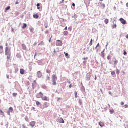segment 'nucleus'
<instances>
[{
  "label": "nucleus",
  "instance_id": "f257e3e1",
  "mask_svg": "<svg viewBox=\"0 0 128 128\" xmlns=\"http://www.w3.org/2000/svg\"><path fill=\"white\" fill-rule=\"evenodd\" d=\"M5 52L6 56H7V60L8 62L12 58V48L8 47H6Z\"/></svg>",
  "mask_w": 128,
  "mask_h": 128
},
{
  "label": "nucleus",
  "instance_id": "f03ea898",
  "mask_svg": "<svg viewBox=\"0 0 128 128\" xmlns=\"http://www.w3.org/2000/svg\"><path fill=\"white\" fill-rule=\"evenodd\" d=\"M62 44H64L62 43V40H56L57 46H62Z\"/></svg>",
  "mask_w": 128,
  "mask_h": 128
},
{
  "label": "nucleus",
  "instance_id": "7ed1b4c3",
  "mask_svg": "<svg viewBox=\"0 0 128 128\" xmlns=\"http://www.w3.org/2000/svg\"><path fill=\"white\" fill-rule=\"evenodd\" d=\"M42 96H44V94L42 92H40V93L38 94L36 96V98H42Z\"/></svg>",
  "mask_w": 128,
  "mask_h": 128
},
{
  "label": "nucleus",
  "instance_id": "20e7f679",
  "mask_svg": "<svg viewBox=\"0 0 128 128\" xmlns=\"http://www.w3.org/2000/svg\"><path fill=\"white\" fill-rule=\"evenodd\" d=\"M14 112V108H12V107H10L9 108V110L7 112V114L8 116H10V112Z\"/></svg>",
  "mask_w": 128,
  "mask_h": 128
},
{
  "label": "nucleus",
  "instance_id": "39448f33",
  "mask_svg": "<svg viewBox=\"0 0 128 128\" xmlns=\"http://www.w3.org/2000/svg\"><path fill=\"white\" fill-rule=\"evenodd\" d=\"M120 22H121L122 24H126V21L122 18H120Z\"/></svg>",
  "mask_w": 128,
  "mask_h": 128
},
{
  "label": "nucleus",
  "instance_id": "423d86ee",
  "mask_svg": "<svg viewBox=\"0 0 128 128\" xmlns=\"http://www.w3.org/2000/svg\"><path fill=\"white\" fill-rule=\"evenodd\" d=\"M58 122L60 124H64V120L62 118H59Z\"/></svg>",
  "mask_w": 128,
  "mask_h": 128
},
{
  "label": "nucleus",
  "instance_id": "0eeeda50",
  "mask_svg": "<svg viewBox=\"0 0 128 128\" xmlns=\"http://www.w3.org/2000/svg\"><path fill=\"white\" fill-rule=\"evenodd\" d=\"M4 54V46L0 45V54Z\"/></svg>",
  "mask_w": 128,
  "mask_h": 128
},
{
  "label": "nucleus",
  "instance_id": "6e6552de",
  "mask_svg": "<svg viewBox=\"0 0 128 128\" xmlns=\"http://www.w3.org/2000/svg\"><path fill=\"white\" fill-rule=\"evenodd\" d=\"M36 122L33 121L32 122H30V126H32V128H34V126H36Z\"/></svg>",
  "mask_w": 128,
  "mask_h": 128
},
{
  "label": "nucleus",
  "instance_id": "1a4fd4ad",
  "mask_svg": "<svg viewBox=\"0 0 128 128\" xmlns=\"http://www.w3.org/2000/svg\"><path fill=\"white\" fill-rule=\"evenodd\" d=\"M106 52V49H104V50L101 52L102 56L103 58H104L105 55H104V52Z\"/></svg>",
  "mask_w": 128,
  "mask_h": 128
},
{
  "label": "nucleus",
  "instance_id": "9d476101",
  "mask_svg": "<svg viewBox=\"0 0 128 128\" xmlns=\"http://www.w3.org/2000/svg\"><path fill=\"white\" fill-rule=\"evenodd\" d=\"M98 124L101 128H104V122H100L98 123Z\"/></svg>",
  "mask_w": 128,
  "mask_h": 128
},
{
  "label": "nucleus",
  "instance_id": "9b49d317",
  "mask_svg": "<svg viewBox=\"0 0 128 128\" xmlns=\"http://www.w3.org/2000/svg\"><path fill=\"white\" fill-rule=\"evenodd\" d=\"M36 88V82L34 81V83L32 84V88L33 90H34Z\"/></svg>",
  "mask_w": 128,
  "mask_h": 128
},
{
  "label": "nucleus",
  "instance_id": "f8f14e48",
  "mask_svg": "<svg viewBox=\"0 0 128 128\" xmlns=\"http://www.w3.org/2000/svg\"><path fill=\"white\" fill-rule=\"evenodd\" d=\"M42 100L45 101V102H47L48 100V97L46 96H42Z\"/></svg>",
  "mask_w": 128,
  "mask_h": 128
},
{
  "label": "nucleus",
  "instance_id": "ddd939ff",
  "mask_svg": "<svg viewBox=\"0 0 128 128\" xmlns=\"http://www.w3.org/2000/svg\"><path fill=\"white\" fill-rule=\"evenodd\" d=\"M37 76H38V78H40L42 76V72H37Z\"/></svg>",
  "mask_w": 128,
  "mask_h": 128
},
{
  "label": "nucleus",
  "instance_id": "4468645a",
  "mask_svg": "<svg viewBox=\"0 0 128 128\" xmlns=\"http://www.w3.org/2000/svg\"><path fill=\"white\" fill-rule=\"evenodd\" d=\"M52 80H58V77H56L54 74L52 75Z\"/></svg>",
  "mask_w": 128,
  "mask_h": 128
},
{
  "label": "nucleus",
  "instance_id": "2eb2a0df",
  "mask_svg": "<svg viewBox=\"0 0 128 128\" xmlns=\"http://www.w3.org/2000/svg\"><path fill=\"white\" fill-rule=\"evenodd\" d=\"M20 74H24V69H20Z\"/></svg>",
  "mask_w": 128,
  "mask_h": 128
},
{
  "label": "nucleus",
  "instance_id": "dca6fc26",
  "mask_svg": "<svg viewBox=\"0 0 128 128\" xmlns=\"http://www.w3.org/2000/svg\"><path fill=\"white\" fill-rule=\"evenodd\" d=\"M22 48L24 50H26V46L24 44H22Z\"/></svg>",
  "mask_w": 128,
  "mask_h": 128
},
{
  "label": "nucleus",
  "instance_id": "f3484780",
  "mask_svg": "<svg viewBox=\"0 0 128 128\" xmlns=\"http://www.w3.org/2000/svg\"><path fill=\"white\" fill-rule=\"evenodd\" d=\"M34 18H36V19H38V18H40V16H38V14H34Z\"/></svg>",
  "mask_w": 128,
  "mask_h": 128
},
{
  "label": "nucleus",
  "instance_id": "a211bd4d",
  "mask_svg": "<svg viewBox=\"0 0 128 128\" xmlns=\"http://www.w3.org/2000/svg\"><path fill=\"white\" fill-rule=\"evenodd\" d=\"M26 26H28V25L26 24H23L22 28H23V30H24V28H26Z\"/></svg>",
  "mask_w": 128,
  "mask_h": 128
},
{
  "label": "nucleus",
  "instance_id": "6ab92c4d",
  "mask_svg": "<svg viewBox=\"0 0 128 128\" xmlns=\"http://www.w3.org/2000/svg\"><path fill=\"white\" fill-rule=\"evenodd\" d=\"M104 22H105L106 24H108V22H110V20H108V19H106L104 20Z\"/></svg>",
  "mask_w": 128,
  "mask_h": 128
},
{
  "label": "nucleus",
  "instance_id": "aec40b11",
  "mask_svg": "<svg viewBox=\"0 0 128 128\" xmlns=\"http://www.w3.org/2000/svg\"><path fill=\"white\" fill-rule=\"evenodd\" d=\"M46 80H50V77L48 75L46 78Z\"/></svg>",
  "mask_w": 128,
  "mask_h": 128
},
{
  "label": "nucleus",
  "instance_id": "412c9836",
  "mask_svg": "<svg viewBox=\"0 0 128 128\" xmlns=\"http://www.w3.org/2000/svg\"><path fill=\"white\" fill-rule=\"evenodd\" d=\"M44 106H45L46 108H48V102L44 103Z\"/></svg>",
  "mask_w": 128,
  "mask_h": 128
},
{
  "label": "nucleus",
  "instance_id": "4be33fe9",
  "mask_svg": "<svg viewBox=\"0 0 128 128\" xmlns=\"http://www.w3.org/2000/svg\"><path fill=\"white\" fill-rule=\"evenodd\" d=\"M68 32H66V31L64 32V36H68Z\"/></svg>",
  "mask_w": 128,
  "mask_h": 128
},
{
  "label": "nucleus",
  "instance_id": "5701e85b",
  "mask_svg": "<svg viewBox=\"0 0 128 128\" xmlns=\"http://www.w3.org/2000/svg\"><path fill=\"white\" fill-rule=\"evenodd\" d=\"M12 96L14 98H16V96H18V94L17 93H14L12 94Z\"/></svg>",
  "mask_w": 128,
  "mask_h": 128
},
{
  "label": "nucleus",
  "instance_id": "b1692460",
  "mask_svg": "<svg viewBox=\"0 0 128 128\" xmlns=\"http://www.w3.org/2000/svg\"><path fill=\"white\" fill-rule=\"evenodd\" d=\"M52 82H53V86H56L57 84L56 80H52Z\"/></svg>",
  "mask_w": 128,
  "mask_h": 128
},
{
  "label": "nucleus",
  "instance_id": "393cba45",
  "mask_svg": "<svg viewBox=\"0 0 128 128\" xmlns=\"http://www.w3.org/2000/svg\"><path fill=\"white\" fill-rule=\"evenodd\" d=\"M116 60L114 62V64H118V60H116V59H115Z\"/></svg>",
  "mask_w": 128,
  "mask_h": 128
},
{
  "label": "nucleus",
  "instance_id": "a878e982",
  "mask_svg": "<svg viewBox=\"0 0 128 128\" xmlns=\"http://www.w3.org/2000/svg\"><path fill=\"white\" fill-rule=\"evenodd\" d=\"M110 113L111 114H114V110H110Z\"/></svg>",
  "mask_w": 128,
  "mask_h": 128
},
{
  "label": "nucleus",
  "instance_id": "bb28decb",
  "mask_svg": "<svg viewBox=\"0 0 128 128\" xmlns=\"http://www.w3.org/2000/svg\"><path fill=\"white\" fill-rule=\"evenodd\" d=\"M112 28H116V24H114V26H112Z\"/></svg>",
  "mask_w": 128,
  "mask_h": 128
},
{
  "label": "nucleus",
  "instance_id": "cd10ccee",
  "mask_svg": "<svg viewBox=\"0 0 128 128\" xmlns=\"http://www.w3.org/2000/svg\"><path fill=\"white\" fill-rule=\"evenodd\" d=\"M74 94H75V98H78V92H74Z\"/></svg>",
  "mask_w": 128,
  "mask_h": 128
},
{
  "label": "nucleus",
  "instance_id": "c85d7f7f",
  "mask_svg": "<svg viewBox=\"0 0 128 128\" xmlns=\"http://www.w3.org/2000/svg\"><path fill=\"white\" fill-rule=\"evenodd\" d=\"M99 4H102L104 8H106V4H102V3H99Z\"/></svg>",
  "mask_w": 128,
  "mask_h": 128
},
{
  "label": "nucleus",
  "instance_id": "c756f323",
  "mask_svg": "<svg viewBox=\"0 0 128 128\" xmlns=\"http://www.w3.org/2000/svg\"><path fill=\"white\" fill-rule=\"evenodd\" d=\"M46 72L47 74H50V72H52V71H50V70H46Z\"/></svg>",
  "mask_w": 128,
  "mask_h": 128
},
{
  "label": "nucleus",
  "instance_id": "7c9ffc66",
  "mask_svg": "<svg viewBox=\"0 0 128 128\" xmlns=\"http://www.w3.org/2000/svg\"><path fill=\"white\" fill-rule=\"evenodd\" d=\"M90 46H92V39L90 40Z\"/></svg>",
  "mask_w": 128,
  "mask_h": 128
},
{
  "label": "nucleus",
  "instance_id": "2f4dec72",
  "mask_svg": "<svg viewBox=\"0 0 128 128\" xmlns=\"http://www.w3.org/2000/svg\"><path fill=\"white\" fill-rule=\"evenodd\" d=\"M111 74L112 75V76H116V72H112Z\"/></svg>",
  "mask_w": 128,
  "mask_h": 128
},
{
  "label": "nucleus",
  "instance_id": "473e14b6",
  "mask_svg": "<svg viewBox=\"0 0 128 128\" xmlns=\"http://www.w3.org/2000/svg\"><path fill=\"white\" fill-rule=\"evenodd\" d=\"M112 58V56H108V60H110V59Z\"/></svg>",
  "mask_w": 128,
  "mask_h": 128
},
{
  "label": "nucleus",
  "instance_id": "72a5a7b5",
  "mask_svg": "<svg viewBox=\"0 0 128 128\" xmlns=\"http://www.w3.org/2000/svg\"><path fill=\"white\" fill-rule=\"evenodd\" d=\"M36 106H38L40 104V102H36Z\"/></svg>",
  "mask_w": 128,
  "mask_h": 128
},
{
  "label": "nucleus",
  "instance_id": "f704fd0d",
  "mask_svg": "<svg viewBox=\"0 0 128 128\" xmlns=\"http://www.w3.org/2000/svg\"><path fill=\"white\" fill-rule=\"evenodd\" d=\"M6 10H10V6H8V8H6Z\"/></svg>",
  "mask_w": 128,
  "mask_h": 128
},
{
  "label": "nucleus",
  "instance_id": "c9c22d12",
  "mask_svg": "<svg viewBox=\"0 0 128 128\" xmlns=\"http://www.w3.org/2000/svg\"><path fill=\"white\" fill-rule=\"evenodd\" d=\"M54 56H57L58 55V52L56 51V50H54Z\"/></svg>",
  "mask_w": 128,
  "mask_h": 128
},
{
  "label": "nucleus",
  "instance_id": "e433bc0d",
  "mask_svg": "<svg viewBox=\"0 0 128 128\" xmlns=\"http://www.w3.org/2000/svg\"><path fill=\"white\" fill-rule=\"evenodd\" d=\"M120 74V70H116V74Z\"/></svg>",
  "mask_w": 128,
  "mask_h": 128
},
{
  "label": "nucleus",
  "instance_id": "4c0bfd02",
  "mask_svg": "<svg viewBox=\"0 0 128 128\" xmlns=\"http://www.w3.org/2000/svg\"><path fill=\"white\" fill-rule=\"evenodd\" d=\"M84 60H88V58H84L82 59Z\"/></svg>",
  "mask_w": 128,
  "mask_h": 128
},
{
  "label": "nucleus",
  "instance_id": "58836bf2",
  "mask_svg": "<svg viewBox=\"0 0 128 128\" xmlns=\"http://www.w3.org/2000/svg\"><path fill=\"white\" fill-rule=\"evenodd\" d=\"M83 64H84V66H86V61L83 62Z\"/></svg>",
  "mask_w": 128,
  "mask_h": 128
},
{
  "label": "nucleus",
  "instance_id": "ea45409f",
  "mask_svg": "<svg viewBox=\"0 0 128 128\" xmlns=\"http://www.w3.org/2000/svg\"><path fill=\"white\" fill-rule=\"evenodd\" d=\"M0 114H4V112H2V110H0Z\"/></svg>",
  "mask_w": 128,
  "mask_h": 128
},
{
  "label": "nucleus",
  "instance_id": "a19ab883",
  "mask_svg": "<svg viewBox=\"0 0 128 128\" xmlns=\"http://www.w3.org/2000/svg\"><path fill=\"white\" fill-rule=\"evenodd\" d=\"M64 54H65L66 56H68V54L66 53V52H64Z\"/></svg>",
  "mask_w": 128,
  "mask_h": 128
},
{
  "label": "nucleus",
  "instance_id": "79ce46f5",
  "mask_svg": "<svg viewBox=\"0 0 128 128\" xmlns=\"http://www.w3.org/2000/svg\"><path fill=\"white\" fill-rule=\"evenodd\" d=\"M124 56H126L128 54V53L124 51Z\"/></svg>",
  "mask_w": 128,
  "mask_h": 128
},
{
  "label": "nucleus",
  "instance_id": "37998d69",
  "mask_svg": "<svg viewBox=\"0 0 128 128\" xmlns=\"http://www.w3.org/2000/svg\"><path fill=\"white\" fill-rule=\"evenodd\" d=\"M79 104H82V100H79Z\"/></svg>",
  "mask_w": 128,
  "mask_h": 128
},
{
  "label": "nucleus",
  "instance_id": "c03bdc74",
  "mask_svg": "<svg viewBox=\"0 0 128 128\" xmlns=\"http://www.w3.org/2000/svg\"><path fill=\"white\" fill-rule=\"evenodd\" d=\"M64 0H62V2H60V4H64Z\"/></svg>",
  "mask_w": 128,
  "mask_h": 128
},
{
  "label": "nucleus",
  "instance_id": "a18cd8bd",
  "mask_svg": "<svg viewBox=\"0 0 128 128\" xmlns=\"http://www.w3.org/2000/svg\"><path fill=\"white\" fill-rule=\"evenodd\" d=\"M98 46H100V44H98L96 48H96H98Z\"/></svg>",
  "mask_w": 128,
  "mask_h": 128
},
{
  "label": "nucleus",
  "instance_id": "49530a36",
  "mask_svg": "<svg viewBox=\"0 0 128 128\" xmlns=\"http://www.w3.org/2000/svg\"><path fill=\"white\" fill-rule=\"evenodd\" d=\"M6 48H8V43L6 44Z\"/></svg>",
  "mask_w": 128,
  "mask_h": 128
},
{
  "label": "nucleus",
  "instance_id": "de8ad7c7",
  "mask_svg": "<svg viewBox=\"0 0 128 128\" xmlns=\"http://www.w3.org/2000/svg\"><path fill=\"white\" fill-rule=\"evenodd\" d=\"M124 107H125V108H128V106L126 104L124 106Z\"/></svg>",
  "mask_w": 128,
  "mask_h": 128
},
{
  "label": "nucleus",
  "instance_id": "09e8293b",
  "mask_svg": "<svg viewBox=\"0 0 128 128\" xmlns=\"http://www.w3.org/2000/svg\"><path fill=\"white\" fill-rule=\"evenodd\" d=\"M70 88H72V84H70L69 86Z\"/></svg>",
  "mask_w": 128,
  "mask_h": 128
},
{
  "label": "nucleus",
  "instance_id": "8fccbe9b",
  "mask_svg": "<svg viewBox=\"0 0 128 128\" xmlns=\"http://www.w3.org/2000/svg\"><path fill=\"white\" fill-rule=\"evenodd\" d=\"M44 44V42H42L41 43H40L38 46H40L41 44Z\"/></svg>",
  "mask_w": 128,
  "mask_h": 128
},
{
  "label": "nucleus",
  "instance_id": "3c124183",
  "mask_svg": "<svg viewBox=\"0 0 128 128\" xmlns=\"http://www.w3.org/2000/svg\"><path fill=\"white\" fill-rule=\"evenodd\" d=\"M52 38V36L51 38H50V40H49V42H51Z\"/></svg>",
  "mask_w": 128,
  "mask_h": 128
},
{
  "label": "nucleus",
  "instance_id": "603ef678",
  "mask_svg": "<svg viewBox=\"0 0 128 128\" xmlns=\"http://www.w3.org/2000/svg\"><path fill=\"white\" fill-rule=\"evenodd\" d=\"M40 6V4H37L36 6L38 8Z\"/></svg>",
  "mask_w": 128,
  "mask_h": 128
},
{
  "label": "nucleus",
  "instance_id": "864d4df0",
  "mask_svg": "<svg viewBox=\"0 0 128 128\" xmlns=\"http://www.w3.org/2000/svg\"><path fill=\"white\" fill-rule=\"evenodd\" d=\"M19 4V2H18V0H17L16 1V4Z\"/></svg>",
  "mask_w": 128,
  "mask_h": 128
},
{
  "label": "nucleus",
  "instance_id": "5fc2aeb1",
  "mask_svg": "<svg viewBox=\"0 0 128 128\" xmlns=\"http://www.w3.org/2000/svg\"><path fill=\"white\" fill-rule=\"evenodd\" d=\"M121 105L122 106H124V102H122Z\"/></svg>",
  "mask_w": 128,
  "mask_h": 128
},
{
  "label": "nucleus",
  "instance_id": "6e6d98bb",
  "mask_svg": "<svg viewBox=\"0 0 128 128\" xmlns=\"http://www.w3.org/2000/svg\"><path fill=\"white\" fill-rule=\"evenodd\" d=\"M64 30H68V26H66L64 28Z\"/></svg>",
  "mask_w": 128,
  "mask_h": 128
},
{
  "label": "nucleus",
  "instance_id": "4d7b16f0",
  "mask_svg": "<svg viewBox=\"0 0 128 128\" xmlns=\"http://www.w3.org/2000/svg\"><path fill=\"white\" fill-rule=\"evenodd\" d=\"M98 80V78L96 77V75H95V80Z\"/></svg>",
  "mask_w": 128,
  "mask_h": 128
},
{
  "label": "nucleus",
  "instance_id": "13d9d810",
  "mask_svg": "<svg viewBox=\"0 0 128 128\" xmlns=\"http://www.w3.org/2000/svg\"><path fill=\"white\" fill-rule=\"evenodd\" d=\"M32 110H36V108H35L34 107H33V108H32Z\"/></svg>",
  "mask_w": 128,
  "mask_h": 128
},
{
  "label": "nucleus",
  "instance_id": "bf43d9fd",
  "mask_svg": "<svg viewBox=\"0 0 128 128\" xmlns=\"http://www.w3.org/2000/svg\"><path fill=\"white\" fill-rule=\"evenodd\" d=\"M7 78H8V80H9L10 79V76L7 75Z\"/></svg>",
  "mask_w": 128,
  "mask_h": 128
},
{
  "label": "nucleus",
  "instance_id": "052dcab7",
  "mask_svg": "<svg viewBox=\"0 0 128 128\" xmlns=\"http://www.w3.org/2000/svg\"><path fill=\"white\" fill-rule=\"evenodd\" d=\"M36 56H38V54L36 53L35 56H34V58H36Z\"/></svg>",
  "mask_w": 128,
  "mask_h": 128
},
{
  "label": "nucleus",
  "instance_id": "680f3d73",
  "mask_svg": "<svg viewBox=\"0 0 128 128\" xmlns=\"http://www.w3.org/2000/svg\"><path fill=\"white\" fill-rule=\"evenodd\" d=\"M46 34H48V30L46 31Z\"/></svg>",
  "mask_w": 128,
  "mask_h": 128
},
{
  "label": "nucleus",
  "instance_id": "e2e57ef3",
  "mask_svg": "<svg viewBox=\"0 0 128 128\" xmlns=\"http://www.w3.org/2000/svg\"><path fill=\"white\" fill-rule=\"evenodd\" d=\"M72 6H74V7L76 6V4H72Z\"/></svg>",
  "mask_w": 128,
  "mask_h": 128
},
{
  "label": "nucleus",
  "instance_id": "0e129e2a",
  "mask_svg": "<svg viewBox=\"0 0 128 128\" xmlns=\"http://www.w3.org/2000/svg\"><path fill=\"white\" fill-rule=\"evenodd\" d=\"M68 84H71L70 81H69V80H68Z\"/></svg>",
  "mask_w": 128,
  "mask_h": 128
},
{
  "label": "nucleus",
  "instance_id": "69168bd1",
  "mask_svg": "<svg viewBox=\"0 0 128 128\" xmlns=\"http://www.w3.org/2000/svg\"><path fill=\"white\" fill-rule=\"evenodd\" d=\"M36 44H37V43H36V42H35V43L34 44V46H36Z\"/></svg>",
  "mask_w": 128,
  "mask_h": 128
},
{
  "label": "nucleus",
  "instance_id": "338daca9",
  "mask_svg": "<svg viewBox=\"0 0 128 128\" xmlns=\"http://www.w3.org/2000/svg\"><path fill=\"white\" fill-rule=\"evenodd\" d=\"M126 38L128 39V35H126Z\"/></svg>",
  "mask_w": 128,
  "mask_h": 128
},
{
  "label": "nucleus",
  "instance_id": "774afa93",
  "mask_svg": "<svg viewBox=\"0 0 128 128\" xmlns=\"http://www.w3.org/2000/svg\"><path fill=\"white\" fill-rule=\"evenodd\" d=\"M126 6L127 8H128V3L126 4Z\"/></svg>",
  "mask_w": 128,
  "mask_h": 128
}]
</instances>
